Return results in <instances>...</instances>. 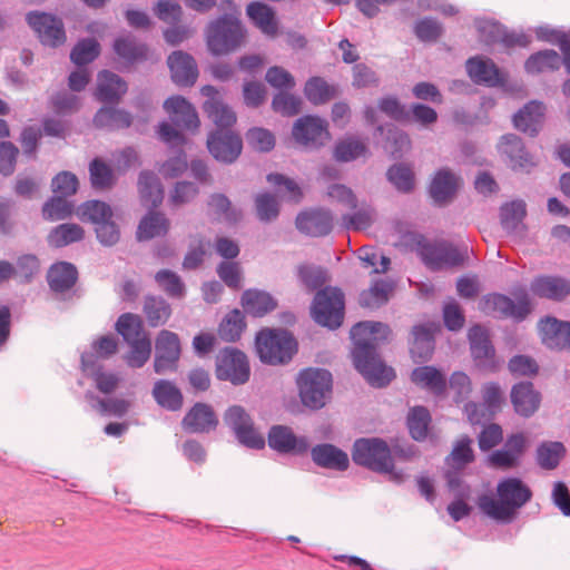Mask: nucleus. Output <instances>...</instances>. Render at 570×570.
Instances as JSON below:
<instances>
[{"label": "nucleus", "mask_w": 570, "mask_h": 570, "mask_svg": "<svg viewBox=\"0 0 570 570\" xmlns=\"http://www.w3.org/2000/svg\"><path fill=\"white\" fill-rule=\"evenodd\" d=\"M498 499L481 495L478 507L488 517L498 521H511L517 511L532 499V490L519 478L502 479L497 485Z\"/></svg>", "instance_id": "2"}, {"label": "nucleus", "mask_w": 570, "mask_h": 570, "mask_svg": "<svg viewBox=\"0 0 570 570\" xmlns=\"http://www.w3.org/2000/svg\"><path fill=\"white\" fill-rule=\"evenodd\" d=\"M438 326L417 325L412 330L413 341L411 343L410 352L415 362L428 360L434 351V332Z\"/></svg>", "instance_id": "30"}, {"label": "nucleus", "mask_w": 570, "mask_h": 570, "mask_svg": "<svg viewBox=\"0 0 570 570\" xmlns=\"http://www.w3.org/2000/svg\"><path fill=\"white\" fill-rule=\"evenodd\" d=\"M27 21L43 45L58 47L66 41L63 23L57 17L45 12H30Z\"/></svg>", "instance_id": "13"}, {"label": "nucleus", "mask_w": 570, "mask_h": 570, "mask_svg": "<svg viewBox=\"0 0 570 570\" xmlns=\"http://www.w3.org/2000/svg\"><path fill=\"white\" fill-rule=\"evenodd\" d=\"M511 402L514 411L524 417L534 414L541 403L540 393L533 387L530 382H521L513 385L511 390Z\"/></svg>", "instance_id": "24"}, {"label": "nucleus", "mask_w": 570, "mask_h": 570, "mask_svg": "<svg viewBox=\"0 0 570 570\" xmlns=\"http://www.w3.org/2000/svg\"><path fill=\"white\" fill-rule=\"evenodd\" d=\"M353 461L374 472L386 474L389 480L401 483L405 479L403 471L394 465L393 455L387 443L379 438H362L354 442Z\"/></svg>", "instance_id": "3"}, {"label": "nucleus", "mask_w": 570, "mask_h": 570, "mask_svg": "<svg viewBox=\"0 0 570 570\" xmlns=\"http://www.w3.org/2000/svg\"><path fill=\"white\" fill-rule=\"evenodd\" d=\"M268 444L282 453H304L308 449L305 438H297L293 431L283 425L273 426L268 433Z\"/></svg>", "instance_id": "23"}, {"label": "nucleus", "mask_w": 570, "mask_h": 570, "mask_svg": "<svg viewBox=\"0 0 570 570\" xmlns=\"http://www.w3.org/2000/svg\"><path fill=\"white\" fill-rule=\"evenodd\" d=\"M297 343L286 331L264 328L256 335V351L263 363L277 365L292 360Z\"/></svg>", "instance_id": "6"}, {"label": "nucleus", "mask_w": 570, "mask_h": 570, "mask_svg": "<svg viewBox=\"0 0 570 570\" xmlns=\"http://www.w3.org/2000/svg\"><path fill=\"white\" fill-rule=\"evenodd\" d=\"M525 215V203L520 199L505 203L500 209L501 224L509 233L517 232L522 226Z\"/></svg>", "instance_id": "51"}, {"label": "nucleus", "mask_w": 570, "mask_h": 570, "mask_svg": "<svg viewBox=\"0 0 570 570\" xmlns=\"http://www.w3.org/2000/svg\"><path fill=\"white\" fill-rule=\"evenodd\" d=\"M543 343L552 350H570V322L547 317L541 322Z\"/></svg>", "instance_id": "25"}, {"label": "nucleus", "mask_w": 570, "mask_h": 570, "mask_svg": "<svg viewBox=\"0 0 570 570\" xmlns=\"http://www.w3.org/2000/svg\"><path fill=\"white\" fill-rule=\"evenodd\" d=\"M156 356L154 362L155 372L164 374L174 371L180 356V341L176 333L161 330L155 342Z\"/></svg>", "instance_id": "12"}, {"label": "nucleus", "mask_w": 570, "mask_h": 570, "mask_svg": "<svg viewBox=\"0 0 570 570\" xmlns=\"http://www.w3.org/2000/svg\"><path fill=\"white\" fill-rule=\"evenodd\" d=\"M499 151L509 159L511 169L515 171L530 173L538 164L522 139L514 134L501 137Z\"/></svg>", "instance_id": "14"}, {"label": "nucleus", "mask_w": 570, "mask_h": 570, "mask_svg": "<svg viewBox=\"0 0 570 570\" xmlns=\"http://www.w3.org/2000/svg\"><path fill=\"white\" fill-rule=\"evenodd\" d=\"M304 94L312 104L321 105L334 96V88L321 77H313L305 83Z\"/></svg>", "instance_id": "56"}, {"label": "nucleus", "mask_w": 570, "mask_h": 570, "mask_svg": "<svg viewBox=\"0 0 570 570\" xmlns=\"http://www.w3.org/2000/svg\"><path fill=\"white\" fill-rule=\"evenodd\" d=\"M469 342L471 354L480 364H484L494 355V348L491 344L488 331L480 326L474 325L469 330Z\"/></svg>", "instance_id": "39"}, {"label": "nucleus", "mask_w": 570, "mask_h": 570, "mask_svg": "<svg viewBox=\"0 0 570 570\" xmlns=\"http://www.w3.org/2000/svg\"><path fill=\"white\" fill-rule=\"evenodd\" d=\"M171 79L178 86H193L198 77L194 58L184 51H174L167 59Z\"/></svg>", "instance_id": "21"}, {"label": "nucleus", "mask_w": 570, "mask_h": 570, "mask_svg": "<svg viewBox=\"0 0 570 570\" xmlns=\"http://www.w3.org/2000/svg\"><path fill=\"white\" fill-rule=\"evenodd\" d=\"M246 13L262 33L269 38L278 36V20L272 7L259 1H253L247 4Z\"/></svg>", "instance_id": "27"}, {"label": "nucleus", "mask_w": 570, "mask_h": 570, "mask_svg": "<svg viewBox=\"0 0 570 570\" xmlns=\"http://www.w3.org/2000/svg\"><path fill=\"white\" fill-rule=\"evenodd\" d=\"M83 237L85 229L80 225L61 224L49 233L47 240L50 246L60 248L80 242Z\"/></svg>", "instance_id": "46"}, {"label": "nucleus", "mask_w": 570, "mask_h": 570, "mask_svg": "<svg viewBox=\"0 0 570 570\" xmlns=\"http://www.w3.org/2000/svg\"><path fill=\"white\" fill-rule=\"evenodd\" d=\"M142 312L149 326L159 327L168 322L173 309L164 297L147 295L144 298Z\"/></svg>", "instance_id": "38"}, {"label": "nucleus", "mask_w": 570, "mask_h": 570, "mask_svg": "<svg viewBox=\"0 0 570 570\" xmlns=\"http://www.w3.org/2000/svg\"><path fill=\"white\" fill-rule=\"evenodd\" d=\"M296 385L302 404L311 410H320L331 399L332 374L324 368H304L297 375Z\"/></svg>", "instance_id": "5"}, {"label": "nucleus", "mask_w": 570, "mask_h": 570, "mask_svg": "<svg viewBox=\"0 0 570 570\" xmlns=\"http://www.w3.org/2000/svg\"><path fill=\"white\" fill-rule=\"evenodd\" d=\"M181 425L186 431L205 433L216 429L218 419L210 405L196 403L184 416Z\"/></svg>", "instance_id": "22"}, {"label": "nucleus", "mask_w": 570, "mask_h": 570, "mask_svg": "<svg viewBox=\"0 0 570 570\" xmlns=\"http://www.w3.org/2000/svg\"><path fill=\"white\" fill-rule=\"evenodd\" d=\"M479 309L487 315L522 320L529 314L530 306L524 292L518 297L517 303L505 295L494 293L482 297Z\"/></svg>", "instance_id": "11"}, {"label": "nucleus", "mask_w": 570, "mask_h": 570, "mask_svg": "<svg viewBox=\"0 0 570 570\" xmlns=\"http://www.w3.org/2000/svg\"><path fill=\"white\" fill-rule=\"evenodd\" d=\"M472 443V439L468 435L460 436L445 459L446 464L455 470H462L472 463L475 460Z\"/></svg>", "instance_id": "44"}, {"label": "nucleus", "mask_w": 570, "mask_h": 570, "mask_svg": "<svg viewBox=\"0 0 570 570\" xmlns=\"http://www.w3.org/2000/svg\"><path fill=\"white\" fill-rule=\"evenodd\" d=\"M461 178L448 168L438 170L430 185V195L435 203L443 204L453 198Z\"/></svg>", "instance_id": "28"}, {"label": "nucleus", "mask_w": 570, "mask_h": 570, "mask_svg": "<svg viewBox=\"0 0 570 570\" xmlns=\"http://www.w3.org/2000/svg\"><path fill=\"white\" fill-rule=\"evenodd\" d=\"M116 330L127 343L136 342L142 340V337L149 336L144 331L140 316L132 313H125L120 315L116 323Z\"/></svg>", "instance_id": "50"}, {"label": "nucleus", "mask_w": 570, "mask_h": 570, "mask_svg": "<svg viewBox=\"0 0 570 570\" xmlns=\"http://www.w3.org/2000/svg\"><path fill=\"white\" fill-rule=\"evenodd\" d=\"M531 291L539 297L560 301L570 294V283L560 277L539 276L531 283Z\"/></svg>", "instance_id": "32"}, {"label": "nucleus", "mask_w": 570, "mask_h": 570, "mask_svg": "<svg viewBox=\"0 0 570 570\" xmlns=\"http://www.w3.org/2000/svg\"><path fill=\"white\" fill-rule=\"evenodd\" d=\"M217 275L230 288L239 289L242 287V267L240 264L233 261H224L217 266Z\"/></svg>", "instance_id": "63"}, {"label": "nucleus", "mask_w": 570, "mask_h": 570, "mask_svg": "<svg viewBox=\"0 0 570 570\" xmlns=\"http://www.w3.org/2000/svg\"><path fill=\"white\" fill-rule=\"evenodd\" d=\"M313 461L322 468L344 471L348 468L347 454L332 444H320L312 449Z\"/></svg>", "instance_id": "31"}, {"label": "nucleus", "mask_w": 570, "mask_h": 570, "mask_svg": "<svg viewBox=\"0 0 570 570\" xmlns=\"http://www.w3.org/2000/svg\"><path fill=\"white\" fill-rule=\"evenodd\" d=\"M466 70L476 83L493 86L500 81L499 70L490 59L471 58L466 62Z\"/></svg>", "instance_id": "40"}, {"label": "nucleus", "mask_w": 570, "mask_h": 570, "mask_svg": "<svg viewBox=\"0 0 570 570\" xmlns=\"http://www.w3.org/2000/svg\"><path fill=\"white\" fill-rule=\"evenodd\" d=\"M390 333L387 325L370 321L360 322L351 330L354 365L376 387L387 385L395 377L394 370L386 366L376 353L377 346L387 340Z\"/></svg>", "instance_id": "1"}, {"label": "nucleus", "mask_w": 570, "mask_h": 570, "mask_svg": "<svg viewBox=\"0 0 570 570\" xmlns=\"http://www.w3.org/2000/svg\"><path fill=\"white\" fill-rule=\"evenodd\" d=\"M202 94L207 97V100L203 106L204 111L217 126V130H225L236 122L237 117L235 111L222 100L219 92L215 87L204 86L202 88Z\"/></svg>", "instance_id": "18"}, {"label": "nucleus", "mask_w": 570, "mask_h": 570, "mask_svg": "<svg viewBox=\"0 0 570 570\" xmlns=\"http://www.w3.org/2000/svg\"><path fill=\"white\" fill-rule=\"evenodd\" d=\"M366 154V146L358 139L346 138L335 146L334 158L337 161H352Z\"/></svg>", "instance_id": "59"}, {"label": "nucleus", "mask_w": 570, "mask_h": 570, "mask_svg": "<svg viewBox=\"0 0 570 570\" xmlns=\"http://www.w3.org/2000/svg\"><path fill=\"white\" fill-rule=\"evenodd\" d=\"M130 350L125 356L128 366L139 368L146 364L151 355V341L148 337L128 343Z\"/></svg>", "instance_id": "58"}, {"label": "nucleus", "mask_w": 570, "mask_h": 570, "mask_svg": "<svg viewBox=\"0 0 570 570\" xmlns=\"http://www.w3.org/2000/svg\"><path fill=\"white\" fill-rule=\"evenodd\" d=\"M89 179L96 190H109L116 184V174L110 165L101 158H95L89 164Z\"/></svg>", "instance_id": "41"}, {"label": "nucleus", "mask_w": 570, "mask_h": 570, "mask_svg": "<svg viewBox=\"0 0 570 570\" xmlns=\"http://www.w3.org/2000/svg\"><path fill=\"white\" fill-rule=\"evenodd\" d=\"M411 381L432 393L440 395L445 392L446 380L441 371L434 366H420L412 371Z\"/></svg>", "instance_id": "34"}, {"label": "nucleus", "mask_w": 570, "mask_h": 570, "mask_svg": "<svg viewBox=\"0 0 570 570\" xmlns=\"http://www.w3.org/2000/svg\"><path fill=\"white\" fill-rule=\"evenodd\" d=\"M417 253L422 261L432 269L463 265L468 258V248L461 250L446 242L431 243L425 239L417 242Z\"/></svg>", "instance_id": "8"}, {"label": "nucleus", "mask_w": 570, "mask_h": 570, "mask_svg": "<svg viewBox=\"0 0 570 570\" xmlns=\"http://www.w3.org/2000/svg\"><path fill=\"white\" fill-rule=\"evenodd\" d=\"M296 227L313 237L325 236L332 230L333 217L330 212L322 209L304 212L297 216Z\"/></svg>", "instance_id": "26"}, {"label": "nucleus", "mask_w": 570, "mask_h": 570, "mask_svg": "<svg viewBox=\"0 0 570 570\" xmlns=\"http://www.w3.org/2000/svg\"><path fill=\"white\" fill-rule=\"evenodd\" d=\"M155 281L168 296L175 298L185 296V284L176 273L169 269H160L156 273Z\"/></svg>", "instance_id": "57"}, {"label": "nucleus", "mask_w": 570, "mask_h": 570, "mask_svg": "<svg viewBox=\"0 0 570 570\" xmlns=\"http://www.w3.org/2000/svg\"><path fill=\"white\" fill-rule=\"evenodd\" d=\"M115 52L122 59L134 62L147 58L148 49L144 43H138L131 37H122L114 43Z\"/></svg>", "instance_id": "53"}, {"label": "nucleus", "mask_w": 570, "mask_h": 570, "mask_svg": "<svg viewBox=\"0 0 570 570\" xmlns=\"http://www.w3.org/2000/svg\"><path fill=\"white\" fill-rule=\"evenodd\" d=\"M312 316L314 321L323 326L336 328L342 324L344 317V294L335 287H325L316 293Z\"/></svg>", "instance_id": "7"}, {"label": "nucleus", "mask_w": 570, "mask_h": 570, "mask_svg": "<svg viewBox=\"0 0 570 570\" xmlns=\"http://www.w3.org/2000/svg\"><path fill=\"white\" fill-rule=\"evenodd\" d=\"M256 214L259 220L271 222L277 218L279 214V205L275 196L263 193L255 198Z\"/></svg>", "instance_id": "61"}, {"label": "nucleus", "mask_w": 570, "mask_h": 570, "mask_svg": "<svg viewBox=\"0 0 570 570\" xmlns=\"http://www.w3.org/2000/svg\"><path fill=\"white\" fill-rule=\"evenodd\" d=\"M566 448L561 442L548 441L537 449V462L543 470H554L564 456Z\"/></svg>", "instance_id": "49"}, {"label": "nucleus", "mask_w": 570, "mask_h": 570, "mask_svg": "<svg viewBox=\"0 0 570 570\" xmlns=\"http://www.w3.org/2000/svg\"><path fill=\"white\" fill-rule=\"evenodd\" d=\"M77 278V268L67 262L53 264L47 275L50 288L58 293L70 289L76 284Z\"/></svg>", "instance_id": "36"}, {"label": "nucleus", "mask_w": 570, "mask_h": 570, "mask_svg": "<svg viewBox=\"0 0 570 570\" xmlns=\"http://www.w3.org/2000/svg\"><path fill=\"white\" fill-rule=\"evenodd\" d=\"M544 112L543 102L532 100L513 116V125L518 130L534 137L543 125Z\"/></svg>", "instance_id": "20"}, {"label": "nucleus", "mask_w": 570, "mask_h": 570, "mask_svg": "<svg viewBox=\"0 0 570 570\" xmlns=\"http://www.w3.org/2000/svg\"><path fill=\"white\" fill-rule=\"evenodd\" d=\"M294 139L306 147H317L328 139L326 122L314 116L298 118L292 130Z\"/></svg>", "instance_id": "16"}, {"label": "nucleus", "mask_w": 570, "mask_h": 570, "mask_svg": "<svg viewBox=\"0 0 570 570\" xmlns=\"http://www.w3.org/2000/svg\"><path fill=\"white\" fill-rule=\"evenodd\" d=\"M138 191L141 204L147 208L158 207L164 199L160 181L150 171H141L138 179Z\"/></svg>", "instance_id": "35"}, {"label": "nucleus", "mask_w": 570, "mask_h": 570, "mask_svg": "<svg viewBox=\"0 0 570 570\" xmlns=\"http://www.w3.org/2000/svg\"><path fill=\"white\" fill-rule=\"evenodd\" d=\"M164 109L169 115L170 120L178 127L196 130L200 125L195 108L181 96H173L166 99Z\"/></svg>", "instance_id": "19"}, {"label": "nucleus", "mask_w": 570, "mask_h": 570, "mask_svg": "<svg viewBox=\"0 0 570 570\" xmlns=\"http://www.w3.org/2000/svg\"><path fill=\"white\" fill-rule=\"evenodd\" d=\"M153 395L156 402L170 411H178L183 406L181 392L168 381H158L153 389Z\"/></svg>", "instance_id": "45"}, {"label": "nucleus", "mask_w": 570, "mask_h": 570, "mask_svg": "<svg viewBox=\"0 0 570 570\" xmlns=\"http://www.w3.org/2000/svg\"><path fill=\"white\" fill-rule=\"evenodd\" d=\"M560 56L554 50L539 51L525 61V69L530 73H540L559 69Z\"/></svg>", "instance_id": "52"}, {"label": "nucleus", "mask_w": 570, "mask_h": 570, "mask_svg": "<svg viewBox=\"0 0 570 570\" xmlns=\"http://www.w3.org/2000/svg\"><path fill=\"white\" fill-rule=\"evenodd\" d=\"M73 213V204L66 197L56 195L45 203L42 216L46 220L56 222L70 217Z\"/></svg>", "instance_id": "54"}, {"label": "nucleus", "mask_w": 570, "mask_h": 570, "mask_svg": "<svg viewBox=\"0 0 570 570\" xmlns=\"http://www.w3.org/2000/svg\"><path fill=\"white\" fill-rule=\"evenodd\" d=\"M79 187L78 178L70 171H60L51 181L52 191L56 195L68 197L77 193Z\"/></svg>", "instance_id": "64"}, {"label": "nucleus", "mask_w": 570, "mask_h": 570, "mask_svg": "<svg viewBox=\"0 0 570 570\" xmlns=\"http://www.w3.org/2000/svg\"><path fill=\"white\" fill-rule=\"evenodd\" d=\"M525 449V438L522 433L511 434L502 449L493 451L487 459L489 466L508 471L520 464Z\"/></svg>", "instance_id": "15"}, {"label": "nucleus", "mask_w": 570, "mask_h": 570, "mask_svg": "<svg viewBox=\"0 0 570 570\" xmlns=\"http://www.w3.org/2000/svg\"><path fill=\"white\" fill-rule=\"evenodd\" d=\"M127 92V83L116 73L104 70L98 75L96 97L101 102H118Z\"/></svg>", "instance_id": "29"}, {"label": "nucleus", "mask_w": 570, "mask_h": 570, "mask_svg": "<svg viewBox=\"0 0 570 570\" xmlns=\"http://www.w3.org/2000/svg\"><path fill=\"white\" fill-rule=\"evenodd\" d=\"M207 147L215 159L233 163L240 155L243 142L240 137L230 130H216L209 135Z\"/></svg>", "instance_id": "17"}, {"label": "nucleus", "mask_w": 570, "mask_h": 570, "mask_svg": "<svg viewBox=\"0 0 570 570\" xmlns=\"http://www.w3.org/2000/svg\"><path fill=\"white\" fill-rule=\"evenodd\" d=\"M393 288L392 282L384 279L374 281L370 288L360 294V305L367 308H377L387 303Z\"/></svg>", "instance_id": "42"}, {"label": "nucleus", "mask_w": 570, "mask_h": 570, "mask_svg": "<svg viewBox=\"0 0 570 570\" xmlns=\"http://www.w3.org/2000/svg\"><path fill=\"white\" fill-rule=\"evenodd\" d=\"M131 115L122 109L112 107L100 108L94 117V124L98 128L121 129L131 125Z\"/></svg>", "instance_id": "43"}, {"label": "nucleus", "mask_w": 570, "mask_h": 570, "mask_svg": "<svg viewBox=\"0 0 570 570\" xmlns=\"http://www.w3.org/2000/svg\"><path fill=\"white\" fill-rule=\"evenodd\" d=\"M170 222L160 212H149L139 222L137 228L138 240H149L155 237L165 236L169 230Z\"/></svg>", "instance_id": "37"}, {"label": "nucleus", "mask_w": 570, "mask_h": 570, "mask_svg": "<svg viewBox=\"0 0 570 570\" xmlns=\"http://www.w3.org/2000/svg\"><path fill=\"white\" fill-rule=\"evenodd\" d=\"M224 3L233 13L212 22L207 32L208 49L216 56L227 55L236 50L245 40L246 31L238 19L239 12L232 0Z\"/></svg>", "instance_id": "4"}, {"label": "nucleus", "mask_w": 570, "mask_h": 570, "mask_svg": "<svg viewBox=\"0 0 570 570\" xmlns=\"http://www.w3.org/2000/svg\"><path fill=\"white\" fill-rule=\"evenodd\" d=\"M272 108L283 116H295L301 111L302 99L288 92H279L274 96Z\"/></svg>", "instance_id": "62"}, {"label": "nucleus", "mask_w": 570, "mask_h": 570, "mask_svg": "<svg viewBox=\"0 0 570 570\" xmlns=\"http://www.w3.org/2000/svg\"><path fill=\"white\" fill-rule=\"evenodd\" d=\"M99 52L100 46L95 39H83L73 47L70 59L75 65L82 66L94 61Z\"/></svg>", "instance_id": "60"}, {"label": "nucleus", "mask_w": 570, "mask_h": 570, "mask_svg": "<svg viewBox=\"0 0 570 570\" xmlns=\"http://www.w3.org/2000/svg\"><path fill=\"white\" fill-rule=\"evenodd\" d=\"M249 374V363L242 351L226 347L217 356L216 376L218 380L229 381L238 385L246 383Z\"/></svg>", "instance_id": "10"}, {"label": "nucleus", "mask_w": 570, "mask_h": 570, "mask_svg": "<svg viewBox=\"0 0 570 570\" xmlns=\"http://www.w3.org/2000/svg\"><path fill=\"white\" fill-rule=\"evenodd\" d=\"M224 423L233 430L237 440L245 446L263 449L264 436L257 431L250 415L240 405H232L224 413Z\"/></svg>", "instance_id": "9"}, {"label": "nucleus", "mask_w": 570, "mask_h": 570, "mask_svg": "<svg viewBox=\"0 0 570 570\" xmlns=\"http://www.w3.org/2000/svg\"><path fill=\"white\" fill-rule=\"evenodd\" d=\"M77 215L82 222H90L96 227L108 218H112L111 207L101 200H88L77 208Z\"/></svg>", "instance_id": "48"}, {"label": "nucleus", "mask_w": 570, "mask_h": 570, "mask_svg": "<svg viewBox=\"0 0 570 570\" xmlns=\"http://www.w3.org/2000/svg\"><path fill=\"white\" fill-rule=\"evenodd\" d=\"M246 328L243 313L235 308L223 318L218 326V335L225 342H236Z\"/></svg>", "instance_id": "47"}, {"label": "nucleus", "mask_w": 570, "mask_h": 570, "mask_svg": "<svg viewBox=\"0 0 570 570\" xmlns=\"http://www.w3.org/2000/svg\"><path fill=\"white\" fill-rule=\"evenodd\" d=\"M244 311L255 317H262L277 307L276 299L264 291L246 289L240 298Z\"/></svg>", "instance_id": "33"}, {"label": "nucleus", "mask_w": 570, "mask_h": 570, "mask_svg": "<svg viewBox=\"0 0 570 570\" xmlns=\"http://www.w3.org/2000/svg\"><path fill=\"white\" fill-rule=\"evenodd\" d=\"M431 416L423 406L413 407L407 416V426L411 436L416 441H422L428 435Z\"/></svg>", "instance_id": "55"}]
</instances>
